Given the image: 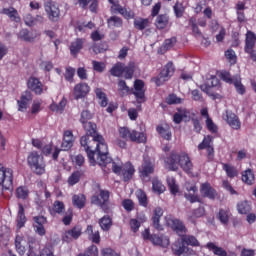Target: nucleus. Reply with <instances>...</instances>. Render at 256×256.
<instances>
[{"instance_id":"nucleus-55","label":"nucleus","mask_w":256,"mask_h":256,"mask_svg":"<svg viewBox=\"0 0 256 256\" xmlns=\"http://www.w3.org/2000/svg\"><path fill=\"white\" fill-rule=\"evenodd\" d=\"M152 190L154 193H158V195H161V193H165V185L161 182V180L154 178L152 180Z\"/></svg>"},{"instance_id":"nucleus-51","label":"nucleus","mask_w":256,"mask_h":256,"mask_svg":"<svg viewBox=\"0 0 256 256\" xmlns=\"http://www.w3.org/2000/svg\"><path fill=\"white\" fill-rule=\"evenodd\" d=\"M123 67L124 64L122 62H117L115 65H113L110 69V74L112 77H123Z\"/></svg>"},{"instance_id":"nucleus-33","label":"nucleus","mask_w":256,"mask_h":256,"mask_svg":"<svg viewBox=\"0 0 256 256\" xmlns=\"http://www.w3.org/2000/svg\"><path fill=\"white\" fill-rule=\"evenodd\" d=\"M216 217L218 221H220L221 225H229V219H231V210H229V208H220Z\"/></svg>"},{"instance_id":"nucleus-64","label":"nucleus","mask_w":256,"mask_h":256,"mask_svg":"<svg viewBox=\"0 0 256 256\" xmlns=\"http://www.w3.org/2000/svg\"><path fill=\"white\" fill-rule=\"evenodd\" d=\"M122 207L127 211V213H131V211L135 210V202L131 199L127 198L122 201Z\"/></svg>"},{"instance_id":"nucleus-54","label":"nucleus","mask_w":256,"mask_h":256,"mask_svg":"<svg viewBox=\"0 0 256 256\" xmlns=\"http://www.w3.org/2000/svg\"><path fill=\"white\" fill-rule=\"evenodd\" d=\"M20 39H22V41H26L27 43H33V41L37 39V35H33L27 29H22L20 31Z\"/></svg>"},{"instance_id":"nucleus-63","label":"nucleus","mask_w":256,"mask_h":256,"mask_svg":"<svg viewBox=\"0 0 256 256\" xmlns=\"http://www.w3.org/2000/svg\"><path fill=\"white\" fill-rule=\"evenodd\" d=\"M233 85L238 95H245V93H247V89L245 88V85H243V83L241 82V79H235Z\"/></svg>"},{"instance_id":"nucleus-19","label":"nucleus","mask_w":256,"mask_h":256,"mask_svg":"<svg viewBox=\"0 0 256 256\" xmlns=\"http://www.w3.org/2000/svg\"><path fill=\"white\" fill-rule=\"evenodd\" d=\"M89 91H91V87L88 83H78L74 86V98L76 100L85 99L89 95Z\"/></svg>"},{"instance_id":"nucleus-56","label":"nucleus","mask_w":256,"mask_h":256,"mask_svg":"<svg viewBox=\"0 0 256 256\" xmlns=\"http://www.w3.org/2000/svg\"><path fill=\"white\" fill-rule=\"evenodd\" d=\"M167 185L170 189V193L172 195H177L179 193V185H177V181L174 177H168L167 178Z\"/></svg>"},{"instance_id":"nucleus-59","label":"nucleus","mask_w":256,"mask_h":256,"mask_svg":"<svg viewBox=\"0 0 256 256\" xmlns=\"http://www.w3.org/2000/svg\"><path fill=\"white\" fill-rule=\"evenodd\" d=\"M75 73H76L75 68H73L71 66L66 67L65 68V73H64V79L66 81H68V83H73L74 77H75Z\"/></svg>"},{"instance_id":"nucleus-49","label":"nucleus","mask_w":256,"mask_h":256,"mask_svg":"<svg viewBox=\"0 0 256 256\" xmlns=\"http://www.w3.org/2000/svg\"><path fill=\"white\" fill-rule=\"evenodd\" d=\"M95 94L97 99H99V103L101 107H107L109 100L107 99V94H105V92H103V89L101 88H96L95 89Z\"/></svg>"},{"instance_id":"nucleus-57","label":"nucleus","mask_w":256,"mask_h":256,"mask_svg":"<svg viewBox=\"0 0 256 256\" xmlns=\"http://www.w3.org/2000/svg\"><path fill=\"white\" fill-rule=\"evenodd\" d=\"M237 209L240 215H247L251 211V204L248 201H242L237 204Z\"/></svg>"},{"instance_id":"nucleus-42","label":"nucleus","mask_w":256,"mask_h":256,"mask_svg":"<svg viewBox=\"0 0 256 256\" xmlns=\"http://www.w3.org/2000/svg\"><path fill=\"white\" fill-rule=\"evenodd\" d=\"M242 181L246 185H253L255 183V173L252 169H247L242 172Z\"/></svg>"},{"instance_id":"nucleus-39","label":"nucleus","mask_w":256,"mask_h":256,"mask_svg":"<svg viewBox=\"0 0 256 256\" xmlns=\"http://www.w3.org/2000/svg\"><path fill=\"white\" fill-rule=\"evenodd\" d=\"M2 13L4 15H7L12 21H15V23H19V21H21V18L19 17V12H17V9L13 7L4 8L2 10Z\"/></svg>"},{"instance_id":"nucleus-4","label":"nucleus","mask_w":256,"mask_h":256,"mask_svg":"<svg viewBox=\"0 0 256 256\" xmlns=\"http://www.w3.org/2000/svg\"><path fill=\"white\" fill-rule=\"evenodd\" d=\"M175 73V66H173V62H168L164 68L160 71L158 76L152 78L153 83L157 87H161L165 81H169L171 77H173V74Z\"/></svg>"},{"instance_id":"nucleus-1","label":"nucleus","mask_w":256,"mask_h":256,"mask_svg":"<svg viewBox=\"0 0 256 256\" xmlns=\"http://www.w3.org/2000/svg\"><path fill=\"white\" fill-rule=\"evenodd\" d=\"M81 147L85 151L90 165H100V167L112 166V171L116 175L123 173V166L118 165L109 156V149L105 138L103 136H96L93 141L89 142V138L83 137L81 139Z\"/></svg>"},{"instance_id":"nucleus-46","label":"nucleus","mask_w":256,"mask_h":256,"mask_svg":"<svg viewBox=\"0 0 256 256\" xmlns=\"http://www.w3.org/2000/svg\"><path fill=\"white\" fill-rule=\"evenodd\" d=\"M205 247H206V249H209L210 251H212L214 253V255L227 256V251H225V249L215 245V243H213V242H208Z\"/></svg>"},{"instance_id":"nucleus-16","label":"nucleus","mask_w":256,"mask_h":256,"mask_svg":"<svg viewBox=\"0 0 256 256\" xmlns=\"http://www.w3.org/2000/svg\"><path fill=\"white\" fill-rule=\"evenodd\" d=\"M27 87L36 95H43L45 85L39 80V78L31 76L27 81Z\"/></svg>"},{"instance_id":"nucleus-8","label":"nucleus","mask_w":256,"mask_h":256,"mask_svg":"<svg viewBox=\"0 0 256 256\" xmlns=\"http://www.w3.org/2000/svg\"><path fill=\"white\" fill-rule=\"evenodd\" d=\"M132 94L134 95L136 102L139 104L137 109L141 110V104L147 101L145 98V82L143 80L136 79L134 81V89H132Z\"/></svg>"},{"instance_id":"nucleus-45","label":"nucleus","mask_w":256,"mask_h":256,"mask_svg":"<svg viewBox=\"0 0 256 256\" xmlns=\"http://www.w3.org/2000/svg\"><path fill=\"white\" fill-rule=\"evenodd\" d=\"M87 201V198L84 194H75L72 197V203L74 207H77L78 209H83L85 207V203Z\"/></svg>"},{"instance_id":"nucleus-22","label":"nucleus","mask_w":256,"mask_h":256,"mask_svg":"<svg viewBox=\"0 0 256 256\" xmlns=\"http://www.w3.org/2000/svg\"><path fill=\"white\" fill-rule=\"evenodd\" d=\"M225 121L230 125L232 129L239 131L241 129V121L239 120V116L231 111H226Z\"/></svg>"},{"instance_id":"nucleus-12","label":"nucleus","mask_w":256,"mask_h":256,"mask_svg":"<svg viewBox=\"0 0 256 256\" xmlns=\"http://www.w3.org/2000/svg\"><path fill=\"white\" fill-rule=\"evenodd\" d=\"M185 190L184 197L189 203H201V198L197 195V191H199L197 185L186 183Z\"/></svg>"},{"instance_id":"nucleus-43","label":"nucleus","mask_w":256,"mask_h":256,"mask_svg":"<svg viewBox=\"0 0 256 256\" xmlns=\"http://www.w3.org/2000/svg\"><path fill=\"white\" fill-rule=\"evenodd\" d=\"M205 215V207L200 206L194 210H192L191 215L188 216V220L190 223H195V220L200 219V217H204Z\"/></svg>"},{"instance_id":"nucleus-20","label":"nucleus","mask_w":256,"mask_h":256,"mask_svg":"<svg viewBox=\"0 0 256 256\" xmlns=\"http://www.w3.org/2000/svg\"><path fill=\"white\" fill-rule=\"evenodd\" d=\"M150 243L156 247L167 249V247H169L170 241L169 237H167L165 234H152Z\"/></svg>"},{"instance_id":"nucleus-23","label":"nucleus","mask_w":256,"mask_h":256,"mask_svg":"<svg viewBox=\"0 0 256 256\" xmlns=\"http://www.w3.org/2000/svg\"><path fill=\"white\" fill-rule=\"evenodd\" d=\"M84 45H85V38H76L73 42H71L69 49L72 57H77V55L81 53V50L83 49Z\"/></svg>"},{"instance_id":"nucleus-3","label":"nucleus","mask_w":256,"mask_h":256,"mask_svg":"<svg viewBox=\"0 0 256 256\" xmlns=\"http://www.w3.org/2000/svg\"><path fill=\"white\" fill-rule=\"evenodd\" d=\"M119 137L125 141H132V143H147V136L143 132L137 130H129L127 127H120L118 130Z\"/></svg>"},{"instance_id":"nucleus-50","label":"nucleus","mask_w":256,"mask_h":256,"mask_svg":"<svg viewBox=\"0 0 256 256\" xmlns=\"http://www.w3.org/2000/svg\"><path fill=\"white\" fill-rule=\"evenodd\" d=\"M135 74V63L130 62L127 66H123V75L125 79H133Z\"/></svg>"},{"instance_id":"nucleus-25","label":"nucleus","mask_w":256,"mask_h":256,"mask_svg":"<svg viewBox=\"0 0 256 256\" xmlns=\"http://www.w3.org/2000/svg\"><path fill=\"white\" fill-rule=\"evenodd\" d=\"M161 217H163V208L156 207L152 216V225L157 231H163V226L160 225Z\"/></svg>"},{"instance_id":"nucleus-28","label":"nucleus","mask_w":256,"mask_h":256,"mask_svg":"<svg viewBox=\"0 0 256 256\" xmlns=\"http://www.w3.org/2000/svg\"><path fill=\"white\" fill-rule=\"evenodd\" d=\"M153 173H155V164L149 160H145L142 164V169L140 170V177L147 179V177L153 175Z\"/></svg>"},{"instance_id":"nucleus-53","label":"nucleus","mask_w":256,"mask_h":256,"mask_svg":"<svg viewBox=\"0 0 256 256\" xmlns=\"http://www.w3.org/2000/svg\"><path fill=\"white\" fill-rule=\"evenodd\" d=\"M130 91L131 89L127 86V82H125V80L118 81V93L120 97H127Z\"/></svg>"},{"instance_id":"nucleus-18","label":"nucleus","mask_w":256,"mask_h":256,"mask_svg":"<svg viewBox=\"0 0 256 256\" xmlns=\"http://www.w3.org/2000/svg\"><path fill=\"white\" fill-rule=\"evenodd\" d=\"M33 101V94L29 91H25L19 100H17L18 111L25 113L27 111L29 104Z\"/></svg>"},{"instance_id":"nucleus-37","label":"nucleus","mask_w":256,"mask_h":256,"mask_svg":"<svg viewBox=\"0 0 256 256\" xmlns=\"http://www.w3.org/2000/svg\"><path fill=\"white\" fill-rule=\"evenodd\" d=\"M222 169L225 171L229 179H235V177L239 176V170H237V168L231 164H222Z\"/></svg>"},{"instance_id":"nucleus-7","label":"nucleus","mask_w":256,"mask_h":256,"mask_svg":"<svg viewBox=\"0 0 256 256\" xmlns=\"http://www.w3.org/2000/svg\"><path fill=\"white\" fill-rule=\"evenodd\" d=\"M206 149V157L208 163L215 159V148L213 147V136L207 135L203 138L202 142L198 145V151Z\"/></svg>"},{"instance_id":"nucleus-34","label":"nucleus","mask_w":256,"mask_h":256,"mask_svg":"<svg viewBox=\"0 0 256 256\" xmlns=\"http://www.w3.org/2000/svg\"><path fill=\"white\" fill-rule=\"evenodd\" d=\"M16 223L18 229L25 227V224L27 223V216H25V208L21 203L18 204V214L16 218Z\"/></svg>"},{"instance_id":"nucleus-17","label":"nucleus","mask_w":256,"mask_h":256,"mask_svg":"<svg viewBox=\"0 0 256 256\" xmlns=\"http://www.w3.org/2000/svg\"><path fill=\"white\" fill-rule=\"evenodd\" d=\"M82 233L83 228L81 227V225H76L72 229H69L64 233L63 241H65L66 243H71L73 239L74 241H77V239L81 237Z\"/></svg>"},{"instance_id":"nucleus-29","label":"nucleus","mask_w":256,"mask_h":256,"mask_svg":"<svg viewBox=\"0 0 256 256\" xmlns=\"http://www.w3.org/2000/svg\"><path fill=\"white\" fill-rule=\"evenodd\" d=\"M156 132L158 133V135H160V137H162V139H165V141H171V139L173 138V134L171 133V127H169V125H163L160 124L156 127Z\"/></svg>"},{"instance_id":"nucleus-10","label":"nucleus","mask_w":256,"mask_h":256,"mask_svg":"<svg viewBox=\"0 0 256 256\" xmlns=\"http://www.w3.org/2000/svg\"><path fill=\"white\" fill-rule=\"evenodd\" d=\"M180 157L181 154L177 153V151H171L170 154L164 158L165 169H168V171H179Z\"/></svg>"},{"instance_id":"nucleus-2","label":"nucleus","mask_w":256,"mask_h":256,"mask_svg":"<svg viewBox=\"0 0 256 256\" xmlns=\"http://www.w3.org/2000/svg\"><path fill=\"white\" fill-rule=\"evenodd\" d=\"M27 164L35 175H45L47 164L45 158L39 152H30L27 157Z\"/></svg>"},{"instance_id":"nucleus-32","label":"nucleus","mask_w":256,"mask_h":256,"mask_svg":"<svg viewBox=\"0 0 256 256\" xmlns=\"http://www.w3.org/2000/svg\"><path fill=\"white\" fill-rule=\"evenodd\" d=\"M49 213L52 217H55V215H63V213H65V203L60 200H55L52 208H49Z\"/></svg>"},{"instance_id":"nucleus-41","label":"nucleus","mask_w":256,"mask_h":256,"mask_svg":"<svg viewBox=\"0 0 256 256\" xmlns=\"http://www.w3.org/2000/svg\"><path fill=\"white\" fill-rule=\"evenodd\" d=\"M109 44L107 41H101L99 43L95 42L92 45V51L95 53V55H99V53H105V51H108Z\"/></svg>"},{"instance_id":"nucleus-13","label":"nucleus","mask_w":256,"mask_h":256,"mask_svg":"<svg viewBox=\"0 0 256 256\" xmlns=\"http://www.w3.org/2000/svg\"><path fill=\"white\" fill-rule=\"evenodd\" d=\"M33 228L35 233L40 237H45L47 230L45 226L47 225V217L45 216H34L33 218Z\"/></svg>"},{"instance_id":"nucleus-35","label":"nucleus","mask_w":256,"mask_h":256,"mask_svg":"<svg viewBox=\"0 0 256 256\" xmlns=\"http://www.w3.org/2000/svg\"><path fill=\"white\" fill-rule=\"evenodd\" d=\"M186 251H188V248L185 246V242H183L182 238L172 244V252L174 255L181 256Z\"/></svg>"},{"instance_id":"nucleus-44","label":"nucleus","mask_w":256,"mask_h":256,"mask_svg":"<svg viewBox=\"0 0 256 256\" xmlns=\"http://www.w3.org/2000/svg\"><path fill=\"white\" fill-rule=\"evenodd\" d=\"M181 239L184 245H188L190 247H199L201 245L199 240H197V237L193 235L184 234Z\"/></svg>"},{"instance_id":"nucleus-36","label":"nucleus","mask_w":256,"mask_h":256,"mask_svg":"<svg viewBox=\"0 0 256 256\" xmlns=\"http://www.w3.org/2000/svg\"><path fill=\"white\" fill-rule=\"evenodd\" d=\"M91 203L93 205H98V207L102 209L103 213H106L107 215L111 213V207H109V202H101V199H99V196L97 195L92 196Z\"/></svg>"},{"instance_id":"nucleus-15","label":"nucleus","mask_w":256,"mask_h":256,"mask_svg":"<svg viewBox=\"0 0 256 256\" xmlns=\"http://www.w3.org/2000/svg\"><path fill=\"white\" fill-rule=\"evenodd\" d=\"M82 125L86 131V135L80 138V145L83 137H87L89 143H91V141H95V137H103L101 134H97V124L93 122H84Z\"/></svg>"},{"instance_id":"nucleus-24","label":"nucleus","mask_w":256,"mask_h":256,"mask_svg":"<svg viewBox=\"0 0 256 256\" xmlns=\"http://www.w3.org/2000/svg\"><path fill=\"white\" fill-rule=\"evenodd\" d=\"M200 193L201 195H203L204 197H207L208 199H215V197H217V190L211 187V184L209 182H205L201 184Z\"/></svg>"},{"instance_id":"nucleus-38","label":"nucleus","mask_w":256,"mask_h":256,"mask_svg":"<svg viewBox=\"0 0 256 256\" xmlns=\"http://www.w3.org/2000/svg\"><path fill=\"white\" fill-rule=\"evenodd\" d=\"M98 224L102 231H109L113 227V219L109 215H104L99 219Z\"/></svg>"},{"instance_id":"nucleus-52","label":"nucleus","mask_w":256,"mask_h":256,"mask_svg":"<svg viewBox=\"0 0 256 256\" xmlns=\"http://www.w3.org/2000/svg\"><path fill=\"white\" fill-rule=\"evenodd\" d=\"M149 26V18H138L134 20V27L138 31H144Z\"/></svg>"},{"instance_id":"nucleus-6","label":"nucleus","mask_w":256,"mask_h":256,"mask_svg":"<svg viewBox=\"0 0 256 256\" xmlns=\"http://www.w3.org/2000/svg\"><path fill=\"white\" fill-rule=\"evenodd\" d=\"M256 34L253 31L246 33L244 52L256 63Z\"/></svg>"},{"instance_id":"nucleus-27","label":"nucleus","mask_w":256,"mask_h":256,"mask_svg":"<svg viewBox=\"0 0 256 256\" xmlns=\"http://www.w3.org/2000/svg\"><path fill=\"white\" fill-rule=\"evenodd\" d=\"M133 175H135V166H133L131 162H126L122 168L123 181H125V183L131 181Z\"/></svg>"},{"instance_id":"nucleus-61","label":"nucleus","mask_w":256,"mask_h":256,"mask_svg":"<svg viewBox=\"0 0 256 256\" xmlns=\"http://www.w3.org/2000/svg\"><path fill=\"white\" fill-rule=\"evenodd\" d=\"M79 181H81V172L79 171L73 172L68 178V185L73 187V185H77Z\"/></svg>"},{"instance_id":"nucleus-9","label":"nucleus","mask_w":256,"mask_h":256,"mask_svg":"<svg viewBox=\"0 0 256 256\" xmlns=\"http://www.w3.org/2000/svg\"><path fill=\"white\" fill-rule=\"evenodd\" d=\"M204 92L208 97H211L213 101H217V99H223L221 96V84L219 83V79L213 78L211 84L205 86Z\"/></svg>"},{"instance_id":"nucleus-30","label":"nucleus","mask_w":256,"mask_h":256,"mask_svg":"<svg viewBox=\"0 0 256 256\" xmlns=\"http://www.w3.org/2000/svg\"><path fill=\"white\" fill-rule=\"evenodd\" d=\"M85 233L88 235V239L89 241H92V243H96V245L101 243V234L99 233V230L93 231V225H88Z\"/></svg>"},{"instance_id":"nucleus-62","label":"nucleus","mask_w":256,"mask_h":256,"mask_svg":"<svg viewBox=\"0 0 256 256\" xmlns=\"http://www.w3.org/2000/svg\"><path fill=\"white\" fill-rule=\"evenodd\" d=\"M16 197L17 199H22L23 201H25V199H27V197H29V190H27V188L20 186L16 189Z\"/></svg>"},{"instance_id":"nucleus-48","label":"nucleus","mask_w":256,"mask_h":256,"mask_svg":"<svg viewBox=\"0 0 256 256\" xmlns=\"http://www.w3.org/2000/svg\"><path fill=\"white\" fill-rule=\"evenodd\" d=\"M25 239L23 238V236L17 235L15 237V247H16V251L17 253H19V255H25Z\"/></svg>"},{"instance_id":"nucleus-58","label":"nucleus","mask_w":256,"mask_h":256,"mask_svg":"<svg viewBox=\"0 0 256 256\" xmlns=\"http://www.w3.org/2000/svg\"><path fill=\"white\" fill-rule=\"evenodd\" d=\"M78 256H99V248L92 244L84 252L78 254Z\"/></svg>"},{"instance_id":"nucleus-26","label":"nucleus","mask_w":256,"mask_h":256,"mask_svg":"<svg viewBox=\"0 0 256 256\" xmlns=\"http://www.w3.org/2000/svg\"><path fill=\"white\" fill-rule=\"evenodd\" d=\"M112 9H114V11L119 12V14L122 15V17H124V19L129 20L135 18V12L132 10H127V8L120 6L119 1L114 2V4H112Z\"/></svg>"},{"instance_id":"nucleus-31","label":"nucleus","mask_w":256,"mask_h":256,"mask_svg":"<svg viewBox=\"0 0 256 256\" xmlns=\"http://www.w3.org/2000/svg\"><path fill=\"white\" fill-rule=\"evenodd\" d=\"M154 25L156 29H158L159 31H163V29H166V27L169 26V15L159 14L156 17Z\"/></svg>"},{"instance_id":"nucleus-5","label":"nucleus","mask_w":256,"mask_h":256,"mask_svg":"<svg viewBox=\"0 0 256 256\" xmlns=\"http://www.w3.org/2000/svg\"><path fill=\"white\" fill-rule=\"evenodd\" d=\"M0 185L6 191L13 190V169L0 164Z\"/></svg>"},{"instance_id":"nucleus-40","label":"nucleus","mask_w":256,"mask_h":256,"mask_svg":"<svg viewBox=\"0 0 256 256\" xmlns=\"http://www.w3.org/2000/svg\"><path fill=\"white\" fill-rule=\"evenodd\" d=\"M135 195L138 199L140 207H149V198L147 197V193H145V191L139 189L135 192Z\"/></svg>"},{"instance_id":"nucleus-14","label":"nucleus","mask_w":256,"mask_h":256,"mask_svg":"<svg viewBox=\"0 0 256 256\" xmlns=\"http://www.w3.org/2000/svg\"><path fill=\"white\" fill-rule=\"evenodd\" d=\"M178 167H180L187 175H191V173H193V162L191 161V157H189L187 152L180 153Z\"/></svg>"},{"instance_id":"nucleus-60","label":"nucleus","mask_w":256,"mask_h":256,"mask_svg":"<svg viewBox=\"0 0 256 256\" xmlns=\"http://www.w3.org/2000/svg\"><path fill=\"white\" fill-rule=\"evenodd\" d=\"M225 57L227 61L230 63V65H235L237 63V54L235 53V50L231 48L226 50Z\"/></svg>"},{"instance_id":"nucleus-21","label":"nucleus","mask_w":256,"mask_h":256,"mask_svg":"<svg viewBox=\"0 0 256 256\" xmlns=\"http://www.w3.org/2000/svg\"><path fill=\"white\" fill-rule=\"evenodd\" d=\"M170 226L174 233L178 234L179 237H183L187 235V227L185 223L179 219H172L170 220Z\"/></svg>"},{"instance_id":"nucleus-11","label":"nucleus","mask_w":256,"mask_h":256,"mask_svg":"<svg viewBox=\"0 0 256 256\" xmlns=\"http://www.w3.org/2000/svg\"><path fill=\"white\" fill-rule=\"evenodd\" d=\"M45 11L50 21L53 23H57V21H59V17H61V10H59L57 3L54 1H48L45 4Z\"/></svg>"},{"instance_id":"nucleus-47","label":"nucleus","mask_w":256,"mask_h":256,"mask_svg":"<svg viewBox=\"0 0 256 256\" xmlns=\"http://www.w3.org/2000/svg\"><path fill=\"white\" fill-rule=\"evenodd\" d=\"M107 25L110 29L123 27V19L118 16H111L107 19Z\"/></svg>"}]
</instances>
